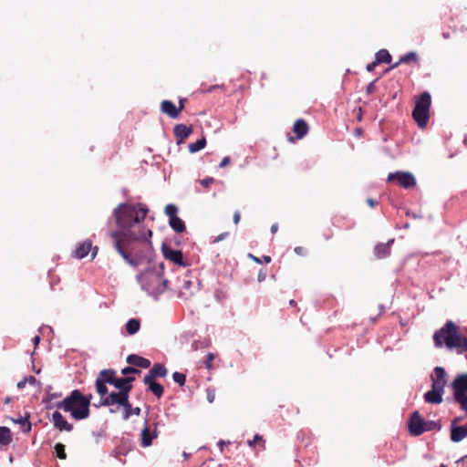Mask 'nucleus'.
Listing matches in <instances>:
<instances>
[{
	"label": "nucleus",
	"mask_w": 467,
	"mask_h": 467,
	"mask_svg": "<svg viewBox=\"0 0 467 467\" xmlns=\"http://www.w3.org/2000/svg\"><path fill=\"white\" fill-rule=\"evenodd\" d=\"M149 210L140 204L120 203L113 211V217L118 227L117 230L109 233L113 246L127 264L137 267L143 256L133 253L132 244L135 241L148 240L151 237L150 230L141 229L140 224L144 222Z\"/></svg>",
	"instance_id": "1"
},
{
	"label": "nucleus",
	"mask_w": 467,
	"mask_h": 467,
	"mask_svg": "<svg viewBox=\"0 0 467 467\" xmlns=\"http://www.w3.org/2000/svg\"><path fill=\"white\" fill-rule=\"evenodd\" d=\"M92 395H83L79 389H74L63 400L57 402L56 407L65 412H69L77 420H85L90 414V402Z\"/></svg>",
	"instance_id": "2"
},
{
	"label": "nucleus",
	"mask_w": 467,
	"mask_h": 467,
	"mask_svg": "<svg viewBox=\"0 0 467 467\" xmlns=\"http://www.w3.org/2000/svg\"><path fill=\"white\" fill-rule=\"evenodd\" d=\"M163 271L164 264L160 263L157 268L146 271L140 275L141 282L148 285V290L161 293L167 289L169 281L163 278Z\"/></svg>",
	"instance_id": "3"
},
{
	"label": "nucleus",
	"mask_w": 467,
	"mask_h": 467,
	"mask_svg": "<svg viewBox=\"0 0 467 467\" xmlns=\"http://www.w3.org/2000/svg\"><path fill=\"white\" fill-rule=\"evenodd\" d=\"M431 98L429 92H423L415 101L412 117L420 128H425L430 119Z\"/></svg>",
	"instance_id": "4"
},
{
	"label": "nucleus",
	"mask_w": 467,
	"mask_h": 467,
	"mask_svg": "<svg viewBox=\"0 0 467 467\" xmlns=\"http://www.w3.org/2000/svg\"><path fill=\"white\" fill-rule=\"evenodd\" d=\"M458 336L457 326L452 321H447L443 327L434 333L433 341L437 348L445 344L448 348H453L457 345Z\"/></svg>",
	"instance_id": "5"
},
{
	"label": "nucleus",
	"mask_w": 467,
	"mask_h": 467,
	"mask_svg": "<svg viewBox=\"0 0 467 467\" xmlns=\"http://www.w3.org/2000/svg\"><path fill=\"white\" fill-rule=\"evenodd\" d=\"M109 377L106 378V381H109V384L113 385L115 388L119 389V391L129 394L132 389L131 382L135 380L133 377H124V378H117V372L114 369L109 368L107 369Z\"/></svg>",
	"instance_id": "6"
},
{
	"label": "nucleus",
	"mask_w": 467,
	"mask_h": 467,
	"mask_svg": "<svg viewBox=\"0 0 467 467\" xmlns=\"http://www.w3.org/2000/svg\"><path fill=\"white\" fill-rule=\"evenodd\" d=\"M388 182H394L405 189L412 188L416 185L415 177L410 172L397 171L388 175Z\"/></svg>",
	"instance_id": "7"
},
{
	"label": "nucleus",
	"mask_w": 467,
	"mask_h": 467,
	"mask_svg": "<svg viewBox=\"0 0 467 467\" xmlns=\"http://www.w3.org/2000/svg\"><path fill=\"white\" fill-rule=\"evenodd\" d=\"M98 251L99 247H93L92 242L90 240H85L76 245V248L73 251V257L77 259H82L91 252V259H94L98 254Z\"/></svg>",
	"instance_id": "8"
},
{
	"label": "nucleus",
	"mask_w": 467,
	"mask_h": 467,
	"mask_svg": "<svg viewBox=\"0 0 467 467\" xmlns=\"http://www.w3.org/2000/svg\"><path fill=\"white\" fill-rule=\"evenodd\" d=\"M425 424L426 420L419 413V411H414L411 414L409 422L410 434L414 436H420L424 433L426 431V429H424Z\"/></svg>",
	"instance_id": "9"
},
{
	"label": "nucleus",
	"mask_w": 467,
	"mask_h": 467,
	"mask_svg": "<svg viewBox=\"0 0 467 467\" xmlns=\"http://www.w3.org/2000/svg\"><path fill=\"white\" fill-rule=\"evenodd\" d=\"M447 373L441 367L434 368V374L431 376V388L444 392V388L447 384Z\"/></svg>",
	"instance_id": "10"
},
{
	"label": "nucleus",
	"mask_w": 467,
	"mask_h": 467,
	"mask_svg": "<svg viewBox=\"0 0 467 467\" xmlns=\"http://www.w3.org/2000/svg\"><path fill=\"white\" fill-rule=\"evenodd\" d=\"M453 398L467 395V373L458 375L451 382Z\"/></svg>",
	"instance_id": "11"
},
{
	"label": "nucleus",
	"mask_w": 467,
	"mask_h": 467,
	"mask_svg": "<svg viewBox=\"0 0 467 467\" xmlns=\"http://www.w3.org/2000/svg\"><path fill=\"white\" fill-rule=\"evenodd\" d=\"M128 399H129V394H126L121 391H118V392L113 391L100 400V405L101 406H112V405L118 404L119 406H123L124 403H126Z\"/></svg>",
	"instance_id": "12"
},
{
	"label": "nucleus",
	"mask_w": 467,
	"mask_h": 467,
	"mask_svg": "<svg viewBox=\"0 0 467 467\" xmlns=\"http://www.w3.org/2000/svg\"><path fill=\"white\" fill-rule=\"evenodd\" d=\"M161 251L163 254V256L166 259H169L175 265H181V266H186L187 264L183 261V255L182 251L180 250H174L171 248L167 244H162Z\"/></svg>",
	"instance_id": "13"
},
{
	"label": "nucleus",
	"mask_w": 467,
	"mask_h": 467,
	"mask_svg": "<svg viewBox=\"0 0 467 467\" xmlns=\"http://www.w3.org/2000/svg\"><path fill=\"white\" fill-rule=\"evenodd\" d=\"M158 437V424L154 423V428L151 430L150 426L145 425L140 432V445L142 447H149L151 445L152 441Z\"/></svg>",
	"instance_id": "14"
},
{
	"label": "nucleus",
	"mask_w": 467,
	"mask_h": 467,
	"mask_svg": "<svg viewBox=\"0 0 467 467\" xmlns=\"http://www.w3.org/2000/svg\"><path fill=\"white\" fill-rule=\"evenodd\" d=\"M107 377H109L107 369H102L99 371L95 382L96 391L100 396L101 400L108 396L106 384H109V381L105 380Z\"/></svg>",
	"instance_id": "15"
},
{
	"label": "nucleus",
	"mask_w": 467,
	"mask_h": 467,
	"mask_svg": "<svg viewBox=\"0 0 467 467\" xmlns=\"http://www.w3.org/2000/svg\"><path fill=\"white\" fill-rule=\"evenodd\" d=\"M460 420V418L455 419L451 426V440L453 442H459L466 437V424L464 426H456V423Z\"/></svg>",
	"instance_id": "16"
},
{
	"label": "nucleus",
	"mask_w": 467,
	"mask_h": 467,
	"mask_svg": "<svg viewBox=\"0 0 467 467\" xmlns=\"http://www.w3.org/2000/svg\"><path fill=\"white\" fill-rule=\"evenodd\" d=\"M52 421L54 426L60 431H71L73 430V425L67 422V420L63 417V415L59 411H55L52 414Z\"/></svg>",
	"instance_id": "17"
},
{
	"label": "nucleus",
	"mask_w": 467,
	"mask_h": 467,
	"mask_svg": "<svg viewBox=\"0 0 467 467\" xmlns=\"http://www.w3.org/2000/svg\"><path fill=\"white\" fill-rule=\"evenodd\" d=\"M143 383L148 387V390L150 391L157 399H161L162 397L164 389L161 384L156 381V379H151V378H143Z\"/></svg>",
	"instance_id": "18"
},
{
	"label": "nucleus",
	"mask_w": 467,
	"mask_h": 467,
	"mask_svg": "<svg viewBox=\"0 0 467 467\" xmlns=\"http://www.w3.org/2000/svg\"><path fill=\"white\" fill-rule=\"evenodd\" d=\"M161 111L174 119L180 116L177 106L172 101L167 99L161 102Z\"/></svg>",
	"instance_id": "19"
},
{
	"label": "nucleus",
	"mask_w": 467,
	"mask_h": 467,
	"mask_svg": "<svg viewBox=\"0 0 467 467\" xmlns=\"http://www.w3.org/2000/svg\"><path fill=\"white\" fill-rule=\"evenodd\" d=\"M126 361L127 363L135 368H149L151 365L150 361L148 358H145L136 354L129 355L127 357Z\"/></svg>",
	"instance_id": "20"
},
{
	"label": "nucleus",
	"mask_w": 467,
	"mask_h": 467,
	"mask_svg": "<svg viewBox=\"0 0 467 467\" xmlns=\"http://www.w3.org/2000/svg\"><path fill=\"white\" fill-rule=\"evenodd\" d=\"M168 374V369L161 363H155L144 378H151L156 379L157 378H165Z\"/></svg>",
	"instance_id": "21"
},
{
	"label": "nucleus",
	"mask_w": 467,
	"mask_h": 467,
	"mask_svg": "<svg viewBox=\"0 0 467 467\" xmlns=\"http://www.w3.org/2000/svg\"><path fill=\"white\" fill-rule=\"evenodd\" d=\"M192 132V128L188 127L185 124H177L173 129L174 136L176 137L178 142L183 141L187 139Z\"/></svg>",
	"instance_id": "22"
},
{
	"label": "nucleus",
	"mask_w": 467,
	"mask_h": 467,
	"mask_svg": "<svg viewBox=\"0 0 467 467\" xmlns=\"http://www.w3.org/2000/svg\"><path fill=\"white\" fill-rule=\"evenodd\" d=\"M309 130L308 124L306 120L299 119H296L293 125V131L297 140L304 138Z\"/></svg>",
	"instance_id": "23"
},
{
	"label": "nucleus",
	"mask_w": 467,
	"mask_h": 467,
	"mask_svg": "<svg viewBox=\"0 0 467 467\" xmlns=\"http://www.w3.org/2000/svg\"><path fill=\"white\" fill-rule=\"evenodd\" d=\"M443 394L444 392L431 388L424 394V400L430 404H441L443 401Z\"/></svg>",
	"instance_id": "24"
},
{
	"label": "nucleus",
	"mask_w": 467,
	"mask_h": 467,
	"mask_svg": "<svg viewBox=\"0 0 467 467\" xmlns=\"http://www.w3.org/2000/svg\"><path fill=\"white\" fill-rule=\"evenodd\" d=\"M393 240L389 241L386 244H378L374 248V253L377 258L381 259L390 254V245Z\"/></svg>",
	"instance_id": "25"
},
{
	"label": "nucleus",
	"mask_w": 467,
	"mask_h": 467,
	"mask_svg": "<svg viewBox=\"0 0 467 467\" xmlns=\"http://www.w3.org/2000/svg\"><path fill=\"white\" fill-rule=\"evenodd\" d=\"M122 407L124 409V411H123V419L124 420L130 419V417L132 414H134L136 416L140 415V411H141L139 407L132 408L129 399L127 400L126 403H124V405Z\"/></svg>",
	"instance_id": "26"
},
{
	"label": "nucleus",
	"mask_w": 467,
	"mask_h": 467,
	"mask_svg": "<svg viewBox=\"0 0 467 467\" xmlns=\"http://www.w3.org/2000/svg\"><path fill=\"white\" fill-rule=\"evenodd\" d=\"M169 224L171 228L176 233H182L186 229L184 222L178 216L169 220Z\"/></svg>",
	"instance_id": "27"
},
{
	"label": "nucleus",
	"mask_w": 467,
	"mask_h": 467,
	"mask_svg": "<svg viewBox=\"0 0 467 467\" xmlns=\"http://www.w3.org/2000/svg\"><path fill=\"white\" fill-rule=\"evenodd\" d=\"M140 327V322L139 319L131 318L130 319L125 326L126 331L129 335L136 334Z\"/></svg>",
	"instance_id": "28"
},
{
	"label": "nucleus",
	"mask_w": 467,
	"mask_h": 467,
	"mask_svg": "<svg viewBox=\"0 0 467 467\" xmlns=\"http://www.w3.org/2000/svg\"><path fill=\"white\" fill-rule=\"evenodd\" d=\"M12 441V435L9 428L0 427V444L9 445Z\"/></svg>",
	"instance_id": "29"
},
{
	"label": "nucleus",
	"mask_w": 467,
	"mask_h": 467,
	"mask_svg": "<svg viewBox=\"0 0 467 467\" xmlns=\"http://www.w3.org/2000/svg\"><path fill=\"white\" fill-rule=\"evenodd\" d=\"M376 63H390L391 62V55L389 53L387 49H380L375 55Z\"/></svg>",
	"instance_id": "30"
},
{
	"label": "nucleus",
	"mask_w": 467,
	"mask_h": 467,
	"mask_svg": "<svg viewBox=\"0 0 467 467\" xmlns=\"http://www.w3.org/2000/svg\"><path fill=\"white\" fill-rule=\"evenodd\" d=\"M417 60V54L414 52H409L405 54L403 57H400V59L395 63L393 66H391L390 68L397 67L401 63H409L410 61H416Z\"/></svg>",
	"instance_id": "31"
},
{
	"label": "nucleus",
	"mask_w": 467,
	"mask_h": 467,
	"mask_svg": "<svg viewBox=\"0 0 467 467\" xmlns=\"http://www.w3.org/2000/svg\"><path fill=\"white\" fill-rule=\"evenodd\" d=\"M206 145V140L204 137H202L201 140H198L197 141L189 144V150L192 153L197 152L201 150H202Z\"/></svg>",
	"instance_id": "32"
},
{
	"label": "nucleus",
	"mask_w": 467,
	"mask_h": 467,
	"mask_svg": "<svg viewBox=\"0 0 467 467\" xmlns=\"http://www.w3.org/2000/svg\"><path fill=\"white\" fill-rule=\"evenodd\" d=\"M29 416L20 417L19 419L14 420L15 422L21 425L24 432H29L31 431L32 425L28 420Z\"/></svg>",
	"instance_id": "33"
},
{
	"label": "nucleus",
	"mask_w": 467,
	"mask_h": 467,
	"mask_svg": "<svg viewBox=\"0 0 467 467\" xmlns=\"http://www.w3.org/2000/svg\"><path fill=\"white\" fill-rule=\"evenodd\" d=\"M248 445L250 447H254L256 444H259L261 446V449L262 450H265V440L263 439V437L259 434H255L254 439L251 440V441H248Z\"/></svg>",
	"instance_id": "34"
},
{
	"label": "nucleus",
	"mask_w": 467,
	"mask_h": 467,
	"mask_svg": "<svg viewBox=\"0 0 467 467\" xmlns=\"http://www.w3.org/2000/svg\"><path fill=\"white\" fill-rule=\"evenodd\" d=\"M54 450H55V453H56L57 457L59 458L60 460H65L67 458V453L65 451L64 444H62L60 442L56 443Z\"/></svg>",
	"instance_id": "35"
},
{
	"label": "nucleus",
	"mask_w": 467,
	"mask_h": 467,
	"mask_svg": "<svg viewBox=\"0 0 467 467\" xmlns=\"http://www.w3.org/2000/svg\"><path fill=\"white\" fill-rule=\"evenodd\" d=\"M165 214L169 217V220L177 217L178 209L174 204H167L165 206Z\"/></svg>",
	"instance_id": "36"
},
{
	"label": "nucleus",
	"mask_w": 467,
	"mask_h": 467,
	"mask_svg": "<svg viewBox=\"0 0 467 467\" xmlns=\"http://www.w3.org/2000/svg\"><path fill=\"white\" fill-rule=\"evenodd\" d=\"M457 345L455 348H458L459 353H463L467 351V339L466 337H462L458 336L457 337Z\"/></svg>",
	"instance_id": "37"
},
{
	"label": "nucleus",
	"mask_w": 467,
	"mask_h": 467,
	"mask_svg": "<svg viewBox=\"0 0 467 467\" xmlns=\"http://www.w3.org/2000/svg\"><path fill=\"white\" fill-rule=\"evenodd\" d=\"M172 379L178 383L180 386H183L186 381V376L181 372H174L172 374Z\"/></svg>",
	"instance_id": "38"
},
{
	"label": "nucleus",
	"mask_w": 467,
	"mask_h": 467,
	"mask_svg": "<svg viewBox=\"0 0 467 467\" xmlns=\"http://www.w3.org/2000/svg\"><path fill=\"white\" fill-rule=\"evenodd\" d=\"M424 429H426V431H433V430H440L441 424L434 420H426Z\"/></svg>",
	"instance_id": "39"
},
{
	"label": "nucleus",
	"mask_w": 467,
	"mask_h": 467,
	"mask_svg": "<svg viewBox=\"0 0 467 467\" xmlns=\"http://www.w3.org/2000/svg\"><path fill=\"white\" fill-rule=\"evenodd\" d=\"M456 403H458L462 410L467 413V395L460 398H454Z\"/></svg>",
	"instance_id": "40"
},
{
	"label": "nucleus",
	"mask_w": 467,
	"mask_h": 467,
	"mask_svg": "<svg viewBox=\"0 0 467 467\" xmlns=\"http://www.w3.org/2000/svg\"><path fill=\"white\" fill-rule=\"evenodd\" d=\"M140 370L133 366H129L121 369V374L129 375V374H140Z\"/></svg>",
	"instance_id": "41"
},
{
	"label": "nucleus",
	"mask_w": 467,
	"mask_h": 467,
	"mask_svg": "<svg viewBox=\"0 0 467 467\" xmlns=\"http://www.w3.org/2000/svg\"><path fill=\"white\" fill-rule=\"evenodd\" d=\"M249 257L257 264H261L263 262L268 264L271 262V257L269 255H264L262 258H259L250 254Z\"/></svg>",
	"instance_id": "42"
},
{
	"label": "nucleus",
	"mask_w": 467,
	"mask_h": 467,
	"mask_svg": "<svg viewBox=\"0 0 467 467\" xmlns=\"http://www.w3.org/2000/svg\"><path fill=\"white\" fill-rule=\"evenodd\" d=\"M267 276V270L265 268H263L259 271L257 275L258 282H264L266 279Z\"/></svg>",
	"instance_id": "43"
},
{
	"label": "nucleus",
	"mask_w": 467,
	"mask_h": 467,
	"mask_svg": "<svg viewBox=\"0 0 467 467\" xmlns=\"http://www.w3.org/2000/svg\"><path fill=\"white\" fill-rule=\"evenodd\" d=\"M214 357L212 353H208L206 356V360L204 361L205 367L207 368H211L213 367V360Z\"/></svg>",
	"instance_id": "44"
},
{
	"label": "nucleus",
	"mask_w": 467,
	"mask_h": 467,
	"mask_svg": "<svg viewBox=\"0 0 467 467\" xmlns=\"http://www.w3.org/2000/svg\"><path fill=\"white\" fill-rule=\"evenodd\" d=\"M200 182H201V184H202L203 187L207 188V187H209L212 183H213V182H214V179H213V178H206V179L202 180Z\"/></svg>",
	"instance_id": "45"
},
{
	"label": "nucleus",
	"mask_w": 467,
	"mask_h": 467,
	"mask_svg": "<svg viewBox=\"0 0 467 467\" xmlns=\"http://www.w3.org/2000/svg\"><path fill=\"white\" fill-rule=\"evenodd\" d=\"M186 101H187V99H185V98L179 99V106L177 107V109H178L180 114L184 109L185 102Z\"/></svg>",
	"instance_id": "46"
},
{
	"label": "nucleus",
	"mask_w": 467,
	"mask_h": 467,
	"mask_svg": "<svg viewBox=\"0 0 467 467\" xmlns=\"http://www.w3.org/2000/svg\"><path fill=\"white\" fill-rule=\"evenodd\" d=\"M294 252H295L296 254H298V255H305V254H306V248H305V247H303V246H296V247H295Z\"/></svg>",
	"instance_id": "47"
},
{
	"label": "nucleus",
	"mask_w": 467,
	"mask_h": 467,
	"mask_svg": "<svg viewBox=\"0 0 467 467\" xmlns=\"http://www.w3.org/2000/svg\"><path fill=\"white\" fill-rule=\"evenodd\" d=\"M230 157L226 156L224 157L222 161L220 162L219 164V167L220 168H224L225 166H227L229 163H230Z\"/></svg>",
	"instance_id": "48"
},
{
	"label": "nucleus",
	"mask_w": 467,
	"mask_h": 467,
	"mask_svg": "<svg viewBox=\"0 0 467 467\" xmlns=\"http://www.w3.org/2000/svg\"><path fill=\"white\" fill-rule=\"evenodd\" d=\"M240 219H241L240 212L236 211L233 216V221H234V224H238L240 222Z\"/></svg>",
	"instance_id": "49"
},
{
	"label": "nucleus",
	"mask_w": 467,
	"mask_h": 467,
	"mask_svg": "<svg viewBox=\"0 0 467 467\" xmlns=\"http://www.w3.org/2000/svg\"><path fill=\"white\" fill-rule=\"evenodd\" d=\"M379 65V63H376V60L373 61L372 63H369L367 65V70L371 72L374 70V68Z\"/></svg>",
	"instance_id": "50"
},
{
	"label": "nucleus",
	"mask_w": 467,
	"mask_h": 467,
	"mask_svg": "<svg viewBox=\"0 0 467 467\" xmlns=\"http://www.w3.org/2000/svg\"><path fill=\"white\" fill-rule=\"evenodd\" d=\"M26 382H27V379H26V378H25V379H23L22 380H20V381L17 383V385H16V386H17V388H18V389H24V388L26 387Z\"/></svg>",
	"instance_id": "51"
},
{
	"label": "nucleus",
	"mask_w": 467,
	"mask_h": 467,
	"mask_svg": "<svg viewBox=\"0 0 467 467\" xmlns=\"http://www.w3.org/2000/svg\"><path fill=\"white\" fill-rule=\"evenodd\" d=\"M367 203L371 207H375L377 205V201L371 198L367 199Z\"/></svg>",
	"instance_id": "52"
},
{
	"label": "nucleus",
	"mask_w": 467,
	"mask_h": 467,
	"mask_svg": "<svg viewBox=\"0 0 467 467\" xmlns=\"http://www.w3.org/2000/svg\"><path fill=\"white\" fill-rule=\"evenodd\" d=\"M457 462H461L463 465H466L467 467V455L462 457L460 460L457 461Z\"/></svg>",
	"instance_id": "53"
},
{
	"label": "nucleus",
	"mask_w": 467,
	"mask_h": 467,
	"mask_svg": "<svg viewBox=\"0 0 467 467\" xmlns=\"http://www.w3.org/2000/svg\"><path fill=\"white\" fill-rule=\"evenodd\" d=\"M271 233L272 234H275L278 230V224L277 223H274L272 226H271Z\"/></svg>",
	"instance_id": "54"
},
{
	"label": "nucleus",
	"mask_w": 467,
	"mask_h": 467,
	"mask_svg": "<svg viewBox=\"0 0 467 467\" xmlns=\"http://www.w3.org/2000/svg\"><path fill=\"white\" fill-rule=\"evenodd\" d=\"M207 399L209 400V402H213V400H214V394L213 393H210L209 391L207 392Z\"/></svg>",
	"instance_id": "55"
},
{
	"label": "nucleus",
	"mask_w": 467,
	"mask_h": 467,
	"mask_svg": "<svg viewBox=\"0 0 467 467\" xmlns=\"http://www.w3.org/2000/svg\"><path fill=\"white\" fill-rule=\"evenodd\" d=\"M225 443H226V442H225L224 441H223V440H221V441L218 442V446L220 447L221 451H223V446H224V444H225Z\"/></svg>",
	"instance_id": "56"
},
{
	"label": "nucleus",
	"mask_w": 467,
	"mask_h": 467,
	"mask_svg": "<svg viewBox=\"0 0 467 467\" xmlns=\"http://www.w3.org/2000/svg\"><path fill=\"white\" fill-rule=\"evenodd\" d=\"M373 88H374V83L372 82V83H370V84L368 86V88H367V92H368V93L372 92Z\"/></svg>",
	"instance_id": "57"
},
{
	"label": "nucleus",
	"mask_w": 467,
	"mask_h": 467,
	"mask_svg": "<svg viewBox=\"0 0 467 467\" xmlns=\"http://www.w3.org/2000/svg\"><path fill=\"white\" fill-rule=\"evenodd\" d=\"M27 381H29V383H31V384H34V383H36V378H35V377L31 376V377H29V379H27Z\"/></svg>",
	"instance_id": "58"
},
{
	"label": "nucleus",
	"mask_w": 467,
	"mask_h": 467,
	"mask_svg": "<svg viewBox=\"0 0 467 467\" xmlns=\"http://www.w3.org/2000/svg\"><path fill=\"white\" fill-rule=\"evenodd\" d=\"M39 341H40L39 336H36L34 337V344H35V346L38 345Z\"/></svg>",
	"instance_id": "59"
},
{
	"label": "nucleus",
	"mask_w": 467,
	"mask_h": 467,
	"mask_svg": "<svg viewBox=\"0 0 467 467\" xmlns=\"http://www.w3.org/2000/svg\"><path fill=\"white\" fill-rule=\"evenodd\" d=\"M289 305H290L291 306L296 307V302L294 299H291V300L289 301Z\"/></svg>",
	"instance_id": "60"
},
{
	"label": "nucleus",
	"mask_w": 467,
	"mask_h": 467,
	"mask_svg": "<svg viewBox=\"0 0 467 467\" xmlns=\"http://www.w3.org/2000/svg\"><path fill=\"white\" fill-rule=\"evenodd\" d=\"M10 401H11V398H10V397H6V398L5 399V400H4V402H5V404L9 403Z\"/></svg>",
	"instance_id": "61"
},
{
	"label": "nucleus",
	"mask_w": 467,
	"mask_h": 467,
	"mask_svg": "<svg viewBox=\"0 0 467 467\" xmlns=\"http://www.w3.org/2000/svg\"><path fill=\"white\" fill-rule=\"evenodd\" d=\"M326 239L327 240H329L331 237H332V233L330 232L328 234H327L326 236Z\"/></svg>",
	"instance_id": "62"
},
{
	"label": "nucleus",
	"mask_w": 467,
	"mask_h": 467,
	"mask_svg": "<svg viewBox=\"0 0 467 467\" xmlns=\"http://www.w3.org/2000/svg\"><path fill=\"white\" fill-rule=\"evenodd\" d=\"M358 120H361V109H359V114L357 117Z\"/></svg>",
	"instance_id": "63"
},
{
	"label": "nucleus",
	"mask_w": 467,
	"mask_h": 467,
	"mask_svg": "<svg viewBox=\"0 0 467 467\" xmlns=\"http://www.w3.org/2000/svg\"><path fill=\"white\" fill-rule=\"evenodd\" d=\"M224 235H227V234H223L219 235L217 239L218 240H222V239H223Z\"/></svg>",
	"instance_id": "64"
}]
</instances>
